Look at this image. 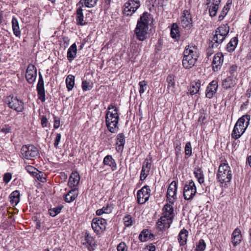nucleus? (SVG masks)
<instances>
[{"instance_id": "obj_1", "label": "nucleus", "mask_w": 251, "mask_h": 251, "mask_svg": "<svg viewBox=\"0 0 251 251\" xmlns=\"http://www.w3.org/2000/svg\"><path fill=\"white\" fill-rule=\"evenodd\" d=\"M182 60L183 66L187 69L191 68L196 63L198 57L197 48L195 46L185 47Z\"/></svg>"}, {"instance_id": "obj_2", "label": "nucleus", "mask_w": 251, "mask_h": 251, "mask_svg": "<svg viewBox=\"0 0 251 251\" xmlns=\"http://www.w3.org/2000/svg\"><path fill=\"white\" fill-rule=\"evenodd\" d=\"M232 177L230 167L227 163H221L218 168L216 179L222 185L226 186L231 181Z\"/></svg>"}, {"instance_id": "obj_3", "label": "nucleus", "mask_w": 251, "mask_h": 251, "mask_svg": "<svg viewBox=\"0 0 251 251\" xmlns=\"http://www.w3.org/2000/svg\"><path fill=\"white\" fill-rule=\"evenodd\" d=\"M22 157L28 160H34L39 155V150L33 145H25L21 150Z\"/></svg>"}, {"instance_id": "obj_4", "label": "nucleus", "mask_w": 251, "mask_h": 251, "mask_svg": "<svg viewBox=\"0 0 251 251\" xmlns=\"http://www.w3.org/2000/svg\"><path fill=\"white\" fill-rule=\"evenodd\" d=\"M197 193V188L193 180L186 182L183 188V196L186 200H192Z\"/></svg>"}, {"instance_id": "obj_5", "label": "nucleus", "mask_w": 251, "mask_h": 251, "mask_svg": "<svg viewBox=\"0 0 251 251\" xmlns=\"http://www.w3.org/2000/svg\"><path fill=\"white\" fill-rule=\"evenodd\" d=\"M6 102L9 108L13 109L18 112H22L24 109L23 102L19 100L17 97L9 96L6 98Z\"/></svg>"}, {"instance_id": "obj_6", "label": "nucleus", "mask_w": 251, "mask_h": 251, "mask_svg": "<svg viewBox=\"0 0 251 251\" xmlns=\"http://www.w3.org/2000/svg\"><path fill=\"white\" fill-rule=\"evenodd\" d=\"M141 25L137 24L134 29V34L138 40L143 41L147 39L149 27L145 26L144 24Z\"/></svg>"}, {"instance_id": "obj_7", "label": "nucleus", "mask_w": 251, "mask_h": 251, "mask_svg": "<svg viewBox=\"0 0 251 251\" xmlns=\"http://www.w3.org/2000/svg\"><path fill=\"white\" fill-rule=\"evenodd\" d=\"M151 193V189L149 186H145L139 190L137 194L138 203L142 204L148 201Z\"/></svg>"}, {"instance_id": "obj_8", "label": "nucleus", "mask_w": 251, "mask_h": 251, "mask_svg": "<svg viewBox=\"0 0 251 251\" xmlns=\"http://www.w3.org/2000/svg\"><path fill=\"white\" fill-rule=\"evenodd\" d=\"M111 109H113V111L111 112V124H113V126H111V133H116L119 130L117 125L119 119L118 110L116 107L111 104Z\"/></svg>"}, {"instance_id": "obj_9", "label": "nucleus", "mask_w": 251, "mask_h": 251, "mask_svg": "<svg viewBox=\"0 0 251 251\" xmlns=\"http://www.w3.org/2000/svg\"><path fill=\"white\" fill-rule=\"evenodd\" d=\"M92 227L97 233H100L106 228V222L104 218H95L92 222Z\"/></svg>"}, {"instance_id": "obj_10", "label": "nucleus", "mask_w": 251, "mask_h": 251, "mask_svg": "<svg viewBox=\"0 0 251 251\" xmlns=\"http://www.w3.org/2000/svg\"><path fill=\"white\" fill-rule=\"evenodd\" d=\"M180 25L184 28L189 29L192 25V16L190 12L185 10L180 18Z\"/></svg>"}, {"instance_id": "obj_11", "label": "nucleus", "mask_w": 251, "mask_h": 251, "mask_svg": "<svg viewBox=\"0 0 251 251\" xmlns=\"http://www.w3.org/2000/svg\"><path fill=\"white\" fill-rule=\"evenodd\" d=\"M37 77V69L36 67L31 64L28 65L26 69L25 78L29 83H33Z\"/></svg>"}, {"instance_id": "obj_12", "label": "nucleus", "mask_w": 251, "mask_h": 251, "mask_svg": "<svg viewBox=\"0 0 251 251\" xmlns=\"http://www.w3.org/2000/svg\"><path fill=\"white\" fill-rule=\"evenodd\" d=\"M163 216L161 217L171 224L174 218L173 207L169 204H166L163 208Z\"/></svg>"}, {"instance_id": "obj_13", "label": "nucleus", "mask_w": 251, "mask_h": 251, "mask_svg": "<svg viewBox=\"0 0 251 251\" xmlns=\"http://www.w3.org/2000/svg\"><path fill=\"white\" fill-rule=\"evenodd\" d=\"M37 91L38 99H40L42 102H44L46 100L44 82L43 76L41 73H39V78L37 85Z\"/></svg>"}, {"instance_id": "obj_14", "label": "nucleus", "mask_w": 251, "mask_h": 251, "mask_svg": "<svg viewBox=\"0 0 251 251\" xmlns=\"http://www.w3.org/2000/svg\"><path fill=\"white\" fill-rule=\"evenodd\" d=\"M177 191L176 183V181H173L169 186L167 192V198L169 202L174 204V201L171 198L175 199L176 198V193Z\"/></svg>"}, {"instance_id": "obj_15", "label": "nucleus", "mask_w": 251, "mask_h": 251, "mask_svg": "<svg viewBox=\"0 0 251 251\" xmlns=\"http://www.w3.org/2000/svg\"><path fill=\"white\" fill-rule=\"evenodd\" d=\"M224 57L222 53L219 52L214 55L212 62V68L214 72H217L220 69Z\"/></svg>"}, {"instance_id": "obj_16", "label": "nucleus", "mask_w": 251, "mask_h": 251, "mask_svg": "<svg viewBox=\"0 0 251 251\" xmlns=\"http://www.w3.org/2000/svg\"><path fill=\"white\" fill-rule=\"evenodd\" d=\"M218 87V82L215 80L212 81L207 87L206 97L209 99L212 98L217 91Z\"/></svg>"}, {"instance_id": "obj_17", "label": "nucleus", "mask_w": 251, "mask_h": 251, "mask_svg": "<svg viewBox=\"0 0 251 251\" xmlns=\"http://www.w3.org/2000/svg\"><path fill=\"white\" fill-rule=\"evenodd\" d=\"M83 9L78 7L76 11V22L77 25H84L87 24L86 19H84Z\"/></svg>"}, {"instance_id": "obj_18", "label": "nucleus", "mask_w": 251, "mask_h": 251, "mask_svg": "<svg viewBox=\"0 0 251 251\" xmlns=\"http://www.w3.org/2000/svg\"><path fill=\"white\" fill-rule=\"evenodd\" d=\"M152 19L151 15L148 12H145L141 15L137 24H140L141 25L142 24L145 26L149 27V24L152 22Z\"/></svg>"}, {"instance_id": "obj_19", "label": "nucleus", "mask_w": 251, "mask_h": 251, "mask_svg": "<svg viewBox=\"0 0 251 251\" xmlns=\"http://www.w3.org/2000/svg\"><path fill=\"white\" fill-rule=\"evenodd\" d=\"M233 76H229L224 79L222 82V86L225 89H228L233 87L236 84V77Z\"/></svg>"}, {"instance_id": "obj_20", "label": "nucleus", "mask_w": 251, "mask_h": 251, "mask_svg": "<svg viewBox=\"0 0 251 251\" xmlns=\"http://www.w3.org/2000/svg\"><path fill=\"white\" fill-rule=\"evenodd\" d=\"M225 38L226 37L225 36L218 33H216V31H215V33L213 34L211 41L212 48H217L218 46L224 41Z\"/></svg>"}, {"instance_id": "obj_21", "label": "nucleus", "mask_w": 251, "mask_h": 251, "mask_svg": "<svg viewBox=\"0 0 251 251\" xmlns=\"http://www.w3.org/2000/svg\"><path fill=\"white\" fill-rule=\"evenodd\" d=\"M241 232L239 228H235L232 234V243L234 246L239 244L241 241Z\"/></svg>"}, {"instance_id": "obj_22", "label": "nucleus", "mask_w": 251, "mask_h": 251, "mask_svg": "<svg viewBox=\"0 0 251 251\" xmlns=\"http://www.w3.org/2000/svg\"><path fill=\"white\" fill-rule=\"evenodd\" d=\"M250 121V116L248 114L244 115L240 118L235 124H238V127L247 128Z\"/></svg>"}, {"instance_id": "obj_23", "label": "nucleus", "mask_w": 251, "mask_h": 251, "mask_svg": "<svg viewBox=\"0 0 251 251\" xmlns=\"http://www.w3.org/2000/svg\"><path fill=\"white\" fill-rule=\"evenodd\" d=\"M238 124H235L232 131L231 137L234 139H239L246 131V127H238Z\"/></svg>"}, {"instance_id": "obj_24", "label": "nucleus", "mask_w": 251, "mask_h": 251, "mask_svg": "<svg viewBox=\"0 0 251 251\" xmlns=\"http://www.w3.org/2000/svg\"><path fill=\"white\" fill-rule=\"evenodd\" d=\"M125 144V138L123 133L118 134L117 136L116 150L118 152H122Z\"/></svg>"}, {"instance_id": "obj_25", "label": "nucleus", "mask_w": 251, "mask_h": 251, "mask_svg": "<svg viewBox=\"0 0 251 251\" xmlns=\"http://www.w3.org/2000/svg\"><path fill=\"white\" fill-rule=\"evenodd\" d=\"M78 195V190L75 188L72 189L65 195L64 200L67 202H71L76 199Z\"/></svg>"}, {"instance_id": "obj_26", "label": "nucleus", "mask_w": 251, "mask_h": 251, "mask_svg": "<svg viewBox=\"0 0 251 251\" xmlns=\"http://www.w3.org/2000/svg\"><path fill=\"white\" fill-rule=\"evenodd\" d=\"M167 82V90L169 92H174L175 84V76L173 75H169L166 79Z\"/></svg>"}, {"instance_id": "obj_27", "label": "nucleus", "mask_w": 251, "mask_h": 251, "mask_svg": "<svg viewBox=\"0 0 251 251\" xmlns=\"http://www.w3.org/2000/svg\"><path fill=\"white\" fill-rule=\"evenodd\" d=\"M77 48L75 43L72 44L69 48L67 51V58L69 61H72L76 57Z\"/></svg>"}, {"instance_id": "obj_28", "label": "nucleus", "mask_w": 251, "mask_h": 251, "mask_svg": "<svg viewBox=\"0 0 251 251\" xmlns=\"http://www.w3.org/2000/svg\"><path fill=\"white\" fill-rule=\"evenodd\" d=\"M97 1L98 0H80L76 4V6H79L81 8L84 6L88 8H92L96 5Z\"/></svg>"}, {"instance_id": "obj_29", "label": "nucleus", "mask_w": 251, "mask_h": 251, "mask_svg": "<svg viewBox=\"0 0 251 251\" xmlns=\"http://www.w3.org/2000/svg\"><path fill=\"white\" fill-rule=\"evenodd\" d=\"M188 231L183 228L180 231L178 236V241L180 246H184L186 244Z\"/></svg>"}, {"instance_id": "obj_30", "label": "nucleus", "mask_w": 251, "mask_h": 251, "mask_svg": "<svg viewBox=\"0 0 251 251\" xmlns=\"http://www.w3.org/2000/svg\"><path fill=\"white\" fill-rule=\"evenodd\" d=\"M79 176L77 172L73 173L70 176L68 184L71 187H75L78 185L79 181Z\"/></svg>"}, {"instance_id": "obj_31", "label": "nucleus", "mask_w": 251, "mask_h": 251, "mask_svg": "<svg viewBox=\"0 0 251 251\" xmlns=\"http://www.w3.org/2000/svg\"><path fill=\"white\" fill-rule=\"evenodd\" d=\"M170 34L172 38L174 39L177 40L179 38V27L176 24L174 23L172 25Z\"/></svg>"}, {"instance_id": "obj_32", "label": "nucleus", "mask_w": 251, "mask_h": 251, "mask_svg": "<svg viewBox=\"0 0 251 251\" xmlns=\"http://www.w3.org/2000/svg\"><path fill=\"white\" fill-rule=\"evenodd\" d=\"M220 2L221 0H215L212 5L209 7V13L210 16L214 17L216 16Z\"/></svg>"}, {"instance_id": "obj_33", "label": "nucleus", "mask_w": 251, "mask_h": 251, "mask_svg": "<svg viewBox=\"0 0 251 251\" xmlns=\"http://www.w3.org/2000/svg\"><path fill=\"white\" fill-rule=\"evenodd\" d=\"M194 174L200 184H202L204 182V175L201 168H195Z\"/></svg>"}, {"instance_id": "obj_34", "label": "nucleus", "mask_w": 251, "mask_h": 251, "mask_svg": "<svg viewBox=\"0 0 251 251\" xmlns=\"http://www.w3.org/2000/svg\"><path fill=\"white\" fill-rule=\"evenodd\" d=\"M229 31V27L227 24L221 25L215 30L216 33L221 34L225 37L228 35Z\"/></svg>"}, {"instance_id": "obj_35", "label": "nucleus", "mask_w": 251, "mask_h": 251, "mask_svg": "<svg viewBox=\"0 0 251 251\" xmlns=\"http://www.w3.org/2000/svg\"><path fill=\"white\" fill-rule=\"evenodd\" d=\"M12 26L14 34L17 37L20 36L21 31L20 30L19 23L18 20L15 17H13L12 19Z\"/></svg>"}, {"instance_id": "obj_36", "label": "nucleus", "mask_w": 251, "mask_h": 251, "mask_svg": "<svg viewBox=\"0 0 251 251\" xmlns=\"http://www.w3.org/2000/svg\"><path fill=\"white\" fill-rule=\"evenodd\" d=\"M132 7H131V3L128 0L126 2L123 7V13L125 16H130L133 15L134 13L132 11Z\"/></svg>"}, {"instance_id": "obj_37", "label": "nucleus", "mask_w": 251, "mask_h": 251, "mask_svg": "<svg viewBox=\"0 0 251 251\" xmlns=\"http://www.w3.org/2000/svg\"><path fill=\"white\" fill-rule=\"evenodd\" d=\"M238 38L237 37H233L230 41V42L227 45V50L228 52H232L233 51L235 48L236 47L238 44Z\"/></svg>"}, {"instance_id": "obj_38", "label": "nucleus", "mask_w": 251, "mask_h": 251, "mask_svg": "<svg viewBox=\"0 0 251 251\" xmlns=\"http://www.w3.org/2000/svg\"><path fill=\"white\" fill-rule=\"evenodd\" d=\"M170 224L171 223L164 218L163 219L162 217H161L157 223V227L160 230H163L165 228H169L170 226Z\"/></svg>"}, {"instance_id": "obj_39", "label": "nucleus", "mask_w": 251, "mask_h": 251, "mask_svg": "<svg viewBox=\"0 0 251 251\" xmlns=\"http://www.w3.org/2000/svg\"><path fill=\"white\" fill-rule=\"evenodd\" d=\"M151 236L152 237L153 235L148 229H144L140 234L139 239L142 242H145L151 239Z\"/></svg>"}, {"instance_id": "obj_40", "label": "nucleus", "mask_w": 251, "mask_h": 251, "mask_svg": "<svg viewBox=\"0 0 251 251\" xmlns=\"http://www.w3.org/2000/svg\"><path fill=\"white\" fill-rule=\"evenodd\" d=\"M66 86L68 91H71L75 85V76L73 75H68L66 79Z\"/></svg>"}, {"instance_id": "obj_41", "label": "nucleus", "mask_w": 251, "mask_h": 251, "mask_svg": "<svg viewBox=\"0 0 251 251\" xmlns=\"http://www.w3.org/2000/svg\"><path fill=\"white\" fill-rule=\"evenodd\" d=\"M200 86L201 84L200 82H199L192 83L188 90L189 93L191 95H193L194 94H197L199 91Z\"/></svg>"}, {"instance_id": "obj_42", "label": "nucleus", "mask_w": 251, "mask_h": 251, "mask_svg": "<svg viewBox=\"0 0 251 251\" xmlns=\"http://www.w3.org/2000/svg\"><path fill=\"white\" fill-rule=\"evenodd\" d=\"M20 193L18 191H15L13 192L10 195V202L16 205L20 200Z\"/></svg>"}, {"instance_id": "obj_43", "label": "nucleus", "mask_w": 251, "mask_h": 251, "mask_svg": "<svg viewBox=\"0 0 251 251\" xmlns=\"http://www.w3.org/2000/svg\"><path fill=\"white\" fill-rule=\"evenodd\" d=\"M62 206H58L56 207L50 208L49 210L50 215L52 217H55L60 213Z\"/></svg>"}, {"instance_id": "obj_44", "label": "nucleus", "mask_w": 251, "mask_h": 251, "mask_svg": "<svg viewBox=\"0 0 251 251\" xmlns=\"http://www.w3.org/2000/svg\"><path fill=\"white\" fill-rule=\"evenodd\" d=\"M82 243L83 245L87 244L90 247H92L95 244L93 238L87 232L85 233L84 241Z\"/></svg>"}, {"instance_id": "obj_45", "label": "nucleus", "mask_w": 251, "mask_h": 251, "mask_svg": "<svg viewBox=\"0 0 251 251\" xmlns=\"http://www.w3.org/2000/svg\"><path fill=\"white\" fill-rule=\"evenodd\" d=\"M131 3V7H132V13H135V11L140 6V1L139 0H129Z\"/></svg>"}, {"instance_id": "obj_46", "label": "nucleus", "mask_w": 251, "mask_h": 251, "mask_svg": "<svg viewBox=\"0 0 251 251\" xmlns=\"http://www.w3.org/2000/svg\"><path fill=\"white\" fill-rule=\"evenodd\" d=\"M206 248V244L203 239H200L196 245L195 251H204Z\"/></svg>"}, {"instance_id": "obj_47", "label": "nucleus", "mask_w": 251, "mask_h": 251, "mask_svg": "<svg viewBox=\"0 0 251 251\" xmlns=\"http://www.w3.org/2000/svg\"><path fill=\"white\" fill-rule=\"evenodd\" d=\"M93 88V83L90 81L83 80L82 82V88L83 91L90 90Z\"/></svg>"}, {"instance_id": "obj_48", "label": "nucleus", "mask_w": 251, "mask_h": 251, "mask_svg": "<svg viewBox=\"0 0 251 251\" xmlns=\"http://www.w3.org/2000/svg\"><path fill=\"white\" fill-rule=\"evenodd\" d=\"M130 47L134 54H137L139 52L138 45L135 41L132 40L131 42Z\"/></svg>"}, {"instance_id": "obj_49", "label": "nucleus", "mask_w": 251, "mask_h": 251, "mask_svg": "<svg viewBox=\"0 0 251 251\" xmlns=\"http://www.w3.org/2000/svg\"><path fill=\"white\" fill-rule=\"evenodd\" d=\"M124 222L126 226H130L132 225L133 221L130 215H126L124 218Z\"/></svg>"}, {"instance_id": "obj_50", "label": "nucleus", "mask_w": 251, "mask_h": 251, "mask_svg": "<svg viewBox=\"0 0 251 251\" xmlns=\"http://www.w3.org/2000/svg\"><path fill=\"white\" fill-rule=\"evenodd\" d=\"M185 153L186 155L188 156L192 154V147L190 142H188L185 145Z\"/></svg>"}, {"instance_id": "obj_51", "label": "nucleus", "mask_w": 251, "mask_h": 251, "mask_svg": "<svg viewBox=\"0 0 251 251\" xmlns=\"http://www.w3.org/2000/svg\"><path fill=\"white\" fill-rule=\"evenodd\" d=\"M25 169L30 174L32 175L33 176H34L37 172H38V170H37L35 167L30 165H27L25 167Z\"/></svg>"}, {"instance_id": "obj_52", "label": "nucleus", "mask_w": 251, "mask_h": 251, "mask_svg": "<svg viewBox=\"0 0 251 251\" xmlns=\"http://www.w3.org/2000/svg\"><path fill=\"white\" fill-rule=\"evenodd\" d=\"M34 176L41 182H44L46 181V178L43 176V174L40 172H37Z\"/></svg>"}, {"instance_id": "obj_53", "label": "nucleus", "mask_w": 251, "mask_h": 251, "mask_svg": "<svg viewBox=\"0 0 251 251\" xmlns=\"http://www.w3.org/2000/svg\"><path fill=\"white\" fill-rule=\"evenodd\" d=\"M139 85L140 86L139 93L140 94H142L145 91L146 89H145L144 88H146L147 87V82L144 80L140 81L139 83Z\"/></svg>"}, {"instance_id": "obj_54", "label": "nucleus", "mask_w": 251, "mask_h": 251, "mask_svg": "<svg viewBox=\"0 0 251 251\" xmlns=\"http://www.w3.org/2000/svg\"><path fill=\"white\" fill-rule=\"evenodd\" d=\"M117 249L118 251H126L127 246L124 242H122L117 246Z\"/></svg>"}, {"instance_id": "obj_55", "label": "nucleus", "mask_w": 251, "mask_h": 251, "mask_svg": "<svg viewBox=\"0 0 251 251\" xmlns=\"http://www.w3.org/2000/svg\"><path fill=\"white\" fill-rule=\"evenodd\" d=\"M142 167L146 169L147 173H149L151 167V163L149 161L148 159H146Z\"/></svg>"}, {"instance_id": "obj_56", "label": "nucleus", "mask_w": 251, "mask_h": 251, "mask_svg": "<svg viewBox=\"0 0 251 251\" xmlns=\"http://www.w3.org/2000/svg\"><path fill=\"white\" fill-rule=\"evenodd\" d=\"M11 177H12V175L10 173H5L3 177V181L5 183H7L10 181Z\"/></svg>"}, {"instance_id": "obj_57", "label": "nucleus", "mask_w": 251, "mask_h": 251, "mask_svg": "<svg viewBox=\"0 0 251 251\" xmlns=\"http://www.w3.org/2000/svg\"><path fill=\"white\" fill-rule=\"evenodd\" d=\"M148 175V173L147 172L146 169H144V167H142V170L140 175V180H144L147 176Z\"/></svg>"}, {"instance_id": "obj_58", "label": "nucleus", "mask_w": 251, "mask_h": 251, "mask_svg": "<svg viewBox=\"0 0 251 251\" xmlns=\"http://www.w3.org/2000/svg\"><path fill=\"white\" fill-rule=\"evenodd\" d=\"M110 110V105L107 106V113L106 114V125L108 129L110 131V121L108 118V114Z\"/></svg>"}, {"instance_id": "obj_59", "label": "nucleus", "mask_w": 251, "mask_h": 251, "mask_svg": "<svg viewBox=\"0 0 251 251\" xmlns=\"http://www.w3.org/2000/svg\"><path fill=\"white\" fill-rule=\"evenodd\" d=\"M61 137V135L60 133L56 134V137H55V139L54 140V146L56 149H57L58 147L59 143L60 141Z\"/></svg>"}, {"instance_id": "obj_60", "label": "nucleus", "mask_w": 251, "mask_h": 251, "mask_svg": "<svg viewBox=\"0 0 251 251\" xmlns=\"http://www.w3.org/2000/svg\"><path fill=\"white\" fill-rule=\"evenodd\" d=\"M60 126V118L58 117H54V128H58Z\"/></svg>"}, {"instance_id": "obj_61", "label": "nucleus", "mask_w": 251, "mask_h": 251, "mask_svg": "<svg viewBox=\"0 0 251 251\" xmlns=\"http://www.w3.org/2000/svg\"><path fill=\"white\" fill-rule=\"evenodd\" d=\"M174 145H175V150L176 152H179L181 151V143H180V141H176Z\"/></svg>"}, {"instance_id": "obj_62", "label": "nucleus", "mask_w": 251, "mask_h": 251, "mask_svg": "<svg viewBox=\"0 0 251 251\" xmlns=\"http://www.w3.org/2000/svg\"><path fill=\"white\" fill-rule=\"evenodd\" d=\"M0 131L5 134L10 132L11 127L8 126H5V127L1 129Z\"/></svg>"}, {"instance_id": "obj_63", "label": "nucleus", "mask_w": 251, "mask_h": 251, "mask_svg": "<svg viewBox=\"0 0 251 251\" xmlns=\"http://www.w3.org/2000/svg\"><path fill=\"white\" fill-rule=\"evenodd\" d=\"M48 119L46 116H42L41 118V125L43 127H46L47 126Z\"/></svg>"}, {"instance_id": "obj_64", "label": "nucleus", "mask_w": 251, "mask_h": 251, "mask_svg": "<svg viewBox=\"0 0 251 251\" xmlns=\"http://www.w3.org/2000/svg\"><path fill=\"white\" fill-rule=\"evenodd\" d=\"M237 66L236 65H232L230 66L229 70V72L230 74L231 75V76L233 75V74L236 71L237 69Z\"/></svg>"}]
</instances>
